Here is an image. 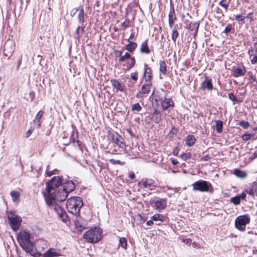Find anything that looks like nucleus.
Masks as SVG:
<instances>
[{"instance_id": "nucleus-1", "label": "nucleus", "mask_w": 257, "mask_h": 257, "mask_svg": "<svg viewBox=\"0 0 257 257\" xmlns=\"http://www.w3.org/2000/svg\"><path fill=\"white\" fill-rule=\"evenodd\" d=\"M63 184H64V180L62 177H53L51 181L46 183L45 191L43 193L46 203L53 208L59 218L63 222L67 223L69 221V218L66 212L61 207L57 204V196L59 194V189L60 187H62Z\"/></svg>"}, {"instance_id": "nucleus-2", "label": "nucleus", "mask_w": 257, "mask_h": 257, "mask_svg": "<svg viewBox=\"0 0 257 257\" xmlns=\"http://www.w3.org/2000/svg\"><path fill=\"white\" fill-rule=\"evenodd\" d=\"M32 238L31 234L25 230L21 231L18 235V241L20 245L24 250L31 254L34 247Z\"/></svg>"}, {"instance_id": "nucleus-3", "label": "nucleus", "mask_w": 257, "mask_h": 257, "mask_svg": "<svg viewBox=\"0 0 257 257\" xmlns=\"http://www.w3.org/2000/svg\"><path fill=\"white\" fill-rule=\"evenodd\" d=\"M83 204L82 199L79 197H71L66 202V206L69 212L74 215L79 214L80 208Z\"/></svg>"}, {"instance_id": "nucleus-4", "label": "nucleus", "mask_w": 257, "mask_h": 257, "mask_svg": "<svg viewBox=\"0 0 257 257\" xmlns=\"http://www.w3.org/2000/svg\"><path fill=\"white\" fill-rule=\"evenodd\" d=\"M75 188V185L72 181H67L63 184L62 187L59 189V194L57 197V202H62L66 200L68 193L72 192Z\"/></svg>"}, {"instance_id": "nucleus-5", "label": "nucleus", "mask_w": 257, "mask_h": 257, "mask_svg": "<svg viewBox=\"0 0 257 257\" xmlns=\"http://www.w3.org/2000/svg\"><path fill=\"white\" fill-rule=\"evenodd\" d=\"M102 230L99 227H95L87 231L83 237L91 243L97 242L102 238Z\"/></svg>"}, {"instance_id": "nucleus-6", "label": "nucleus", "mask_w": 257, "mask_h": 257, "mask_svg": "<svg viewBox=\"0 0 257 257\" xmlns=\"http://www.w3.org/2000/svg\"><path fill=\"white\" fill-rule=\"evenodd\" d=\"M192 190L200 192H207L210 194L214 191L212 184L208 181L199 180L192 184Z\"/></svg>"}, {"instance_id": "nucleus-7", "label": "nucleus", "mask_w": 257, "mask_h": 257, "mask_svg": "<svg viewBox=\"0 0 257 257\" xmlns=\"http://www.w3.org/2000/svg\"><path fill=\"white\" fill-rule=\"evenodd\" d=\"M7 215L11 228L14 231L18 230L22 222L21 217L12 211L8 212Z\"/></svg>"}, {"instance_id": "nucleus-8", "label": "nucleus", "mask_w": 257, "mask_h": 257, "mask_svg": "<svg viewBox=\"0 0 257 257\" xmlns=\"http://www.w3.org/2000/svg\"><path fill=\"white\" fill-rule=\"evenodd\" d=\"M250 222V218L248 215L238 216L235 219V226L239 230L243 231L245 230L246 224Z\"/></svg>"}, {"instance_id": "nucleus-9", "label": "nucleus", "mask_w": 257, "mask_h": 257, "mask_svg": "<svg viewBox=\"0 0 257 257\" xmlns=\"http://www.w3.org/2000/svg\"><path fill=\"white\" fill-rule=\"evenodd\" d=\"M15 50V44L13 41H9L7 42L4 46V55L7 57L8 59L12 56Z\"/></svg>"}, {"instance_id": "nucleus-10", "label": "nucleus", "mask_w": 257, "mask_h": 257, "mask_svg": "<svg viewBox=\"0 0 257 257\" xmlns=\"http://www.w3.org/2000/svg\"><path fill=\"white\" fill-rule=\"evenodd\" d=\"M152 84L151 83H146L142 85V89L136 94L138 98H143L145 95L148 94L151 89Z\"/></svg>"}, {"instance_id": "nucleus-11", "label": "nucleus", "mask_w": 257, "mask_h": 257, "mask_svg": "<svg viewBox=\"0 0 257 257\" xmlns=\"http://www.w3.org/2000/svg\"><path fill=\"white\" fill-rule=\"evenodd\" d=\"M156 209L160 211L165 209L167 206V200L164 198H159L153 201Z\"/></svg>"}, {"instance_id": "nucleus-12", "label": "nucleus", "mask_w": 257, "mask_h": 257, "mask_svg": "<svg viewBox=\"0 0 257 257\" xmlns=\"http://www.w3.org/2000/svg\"><path fill=\"white\" fill-rule=\"evenodd\" d=\"M160 102L161 108L164 110L167 109L170 107H173L174 106V102L171 98L165 97Z\"/></svg>"}, {"instance_id": "nucleus-13", "label": "nucleus", "mask_w": 257, "mask_h": 257, "mask_svg": "<svg viewBox=\"0 0 257 257\" xmlns=\"http://www.w3.org/2000/svg\"><path fill=\"white\" fill-rule=\"evenodd\" d=\"M139 185L143 186V188L151 190H153L156 186L153 180L147 179H142L139 183Z\"/></svg>"}, {"instance_id": "nucleus-14", "label": "nucleus", "mask_w": 257, "mask_h": 257, "mask_svg": "<svg viewBox=\"0 0 257 257\" xmlns=\"http://www.w3.org/2000/svg\"><path fill=\"white\" fill-rule=\"evenodd\" d=\"M245 192L252 196H257V182H254L249 184L246 188Z\"/></svg>"}, {"instance_id": "nucleus-15", "label": "nucleus", "mask_w": 257, "mask_h": 257, "mask_svg": "<svg viewBox=\"0 0 257 257\" xmlns=\"http://www.w3.org/2000/svg\"><path fill=\"white\" fill-rule=\"evenodd\" d=\"M108 139L111 141V143H109V147H112V144L118 142L119 140H123L120 136H119L117 133L115 132L110 133L108 135Z\"/></svg>"}, {"instance_id": "nucleus-16", "label": "nucleus", "mask_w": 257, "mask_h": 257, "mask_svg": "<svg viewBox=\"0 0 257 257\" xmlns=\"http://www.w3.org/2000/svg\"><path fill=\"white\" fill-rule=\"evenodd\" d=\"M169 25L172 28L174 23L175 21L176 20V17L175 13V10L173 8L171 9L169 14Z\"/></svg>"}, {"instance_id": "nucleus-17", "label": "nucleus", "mask_w": 257, "mask_h": 257, "mask_svg": "<svg viewBox=\"0 0 257 257\" xmlns=\"http://www.w3.org/2000/svg\"><path fill=\"white\" fill-rule=\"evenodd\" d=\"M60 254V252L57 251L55 249L51 248L43 254V257H57L59 256Z\"/></svg>"}, {"instance_id": "nucleus-18", "label": "nucleus", "mask_w": 257, "mask_h": 257, "mask_svg": "<svg viewBox=\"0 0 257 257\" xmlns=\"http://www.w3.org/2000/svg\"><path fill=\"white\" fill-rule=\"evenodd\" d=\"M246 72V69L243 66L241 67H237L233 71L232 75L235 77L243 76Z\"/></svg>"}, {"instance_id": "nucleus-19", "label": "nucleus", "mask_w": 257, "mask_h": 257, "mask_svg": "<svg viewBox=\"0 0 257 257\" xmlns=\"http://www.w3.org/2000/svg\"><path fill=\"white\" fill-rule=\"evenodd\" d=\"M43 114H44L43 111H42V110L39 111L38 112L37 114L35 116V119L33 120L34 123L35 124L37 125V126L38 128H39L41 126V125L42 123L41 118H42V117Z\"/></svg>"}, {"instance_id": "nucleus-20", "label": "nucleus", "mask_w": 257, "mask_h": 257, "mask_svg": "<svg viewBox=\"0 0 257 257\" xmlns=\"http://www.w3.org/2000/svg\"><path fill=\"white\" fill-rule=\"evenodd\" d=\"M84 26H78L74 34V38L79 41V39L84 32Z\"/></svg>"}, {"instance_id": "nucleus-21", "label": "nucleus", "mask_w": 257, "mask_h": 257, "mask_svg": "<svg viewBox=\"0 0 257 257\" xmlns=\"http://www.w3.org/2000/svg\"><path fill=\"white\" fill-rule=\"evenodd\" d=\"M196 141V138L194 136L188 135L185 139V143L187 146L191 147L194 145Z\"/></svg>"}, {"instance_id": "nucleus-22", "label": "nucleus", "mask_w": 257, "mask_h": 257, "mask_svg": "<svg viewBox=\"0 0 257 257\" xmlns=\"http://www.w3.org/2000/svg\"><path fill=\"white\" fill-rule=\"evenodd\" d=\"M112 146L114 147H117V149L119 150L120 152L124 151L125 148V144L123 142V140H119L118 142L117 141L112 144Z\"/></svg>"}, {"instance_id": "nucleus-23", "label": "nucleus", "mask_w": 257, "mask_h": 257, "mask_svg": "<svg viewBox=\"0 0 257 257\" xmlns=\"http://www.w3.org/2000/svg\"><path fill=\"white\" fill-rule=\"evenodd\" d=\"M199 24L197 22H192L188 26V30L191 31H195V33L193 36L195 37L198 32Z\"/></svg>"}, {"instance_id": "nucleus-24", "label": "nucleus", "mask_w": 257, "mask_h": 257, "mask_svg": "<svg viewBox=\"0 0 257 257\" xmlns=\"http://www.w3.org/2000/svg\"><path fill=\"white\" fill-rule=\"evenodd\" d=\"M110 81L112 85L117 90H119L120 91H123V86L120 84V83L117 80L111 79Z\"/></svg>"}, {"instance_id": "nucleus-25", "label": "nucleus", "mask_w": 257, "mask_h": 257, "mask_svg": "<svg viewBox=\"0 0 257 257\" xmlns=\"http://www.w3.org/2000/svg\"><path fill=\"white\" fill-rule=\"evenodd\" d=\"M117 53L118 54L119 59L118 61L120 62H122L124 61L125 60H127L129 58H131L132 57L130 53L126 52L125 53L124 55H122V52L121 51H118Z\"/></svg>"}, {"instance_id": "nucleus-26", "label": "nucleus", "mask_w": 257, "mask_h": 257, "mask_svg": "<svg viewBox=\"0 0 257 257\" xmlns=\"http://www.w3.org/2000/svg\"><path fill=\"white\" fill-rule=\"evenodd\" d=\"M140 51L142 53L149 54L150 53V48L148 45L147 41H145L142 43L140 47Z\"/></svg>"}, {"instance_id": "nucleus-27", "label": "nucleus", "mask_w": 257, "mask_h": 257, "mask_svg": "<svg viewBox=\"0 0 257 257\" xmlns=\"http://www.w3.org/2000/svg\"><path fill=\"white\" fill-rule=\"evenodd\" d=\"M129 43L126 46V49L130 52H133L137 47V44L136 42H133L127 40Z\"/></svg>"}, {"instance_id": "nucleus-28", "label": "nucleus", "mask_w": 257, "mask_h": 257, "mask_svg": "<svg viewBox=\"0 0 257 257\" xmlns=\"http://www.w3.org/2000/svg\"><path fill=\"white\" fill-rule=\"evenodd\" d=\"M152 96H154L155 101L157 103H158L159 102H161L162 101V100L163 99L160 92L158 91L155 92V90H153V91L152 93Z\"/></svg>"}, {"instance_id": "nucleus-29", "label": "nucleus", "mask_w": 257, "mask_h": 257, "mask_svg": "<svg viewBox=\"0 0 257 257\" xmlns=\"http://www.w3.org/2000/svg\"><path fill=\"white\" fill-rule=\"evenodd\" d=\"M153 117L155 123H159L161 120V114L157 109H155L153 113Z\"/></svg>"}, {"instance_id": "nucleus-30", "label": "nucleus", "mask_w": 257, "mask_h": 257, "mask_svg": "<svg viewBox=\"0 0 257 257\" xmlns=\"http://www.w3.org/2000/svg\"><path fill=\"white\" fill-rule=\"evenodd\" d=\"M144 78L146 81H150L151 79V69L150 68H146L144 73Z\"/></svg>"}, {"instance_id": "nucleus-31", "label": "nucleus", "mask_w": 257, "mask_h": 257, "mask_svg": "<svg viewBox=\"0 0 257 257\" xmlns=\"http://www.w3.org/2000/svg\"><path fill=\"white\" fill-rule=\"evenodd\" d=\"M84 11L83 9H81L79 11V13L77 16V19L82 25H83L84 22Z\"/></svg>"}, {"instance_id": "nucleus-32", "label": "nucleus", "mask_w": 257, "mask_h": 257, "mask_svg": "<svg viewBox=\"0 0 257 257\" xmlns=\"http://www.w3.org/2000/svg\"><path fill=\"white\" fill-rule=\"evenodd\" d=\"M160 65V72L163 74H166L167 72V65L164 61H160L159 62Z\"/></svg>"}, {"instance_id": "nucleus-33", "label": "nucleus", "mask_w": 257, "mask_h": 257, "mask_svg": "<svg viewBox=\"0 0 257 257\" xmlns=\"http://www.w3.org/2000/svg\"><path fill=\"white\" fill-rule=\"evenodd\" d=\"M234 174L236 177L240 178H244L247 176V174L245 172L238 169H235L234 170Z\"/></svg>"}, {"instance_id": "nucleus-34", "label": "nucleus", "mask_w": 257, "mask_h": 257, "mask_svg": "<svg viewBox=\"0 0 257 257\" xmlns=\"http://www.w3.org/2000/svg\"><path fill=\"white\" fill-rule=\"evenodd\" d=\"M215 127L218 133H221L223 129V122L221 120L215 121Z\"/></svg>"}, {"instance_id": "nucleus-35", "label": "nucleus", "mask_w": 257, "mask_h": 257, "mask_svg": "<svg viewBox=\"0 0 257 257\" xmlns=\"http://www.w3.org/2000/svg\"><path fill=\"white\" fill-rule=\"evenodd\" d=\"M202 87L206 88L208 90H211L213 88V85L212 84L211 80L209 79L207 81H204L202 83Z\"/></svg>"}, {"instance_id": "nucleus-36", "label": "nucleus", "mask_w": 257, "mask_h": 257, "mask_svg": "<svg viewBox=\"0 0 257 257\" xmlns=\"http://www.w3.org/2000/svg\"><path fill=\"white\" fill-rule=\"evenodd\" d=\"M151 219L154 221H163L164 219V216L162 214H155L151 217Z\"/></svg>"}, {"instance_id": "nucleus-37", "label": "nucleus", "mask_w": 257, "mask_h": 257, "mask_svg": "<svg viewBox=\"0 0 257 257\" xmlns=\"http://www.w3.org/2000/svg\"><path fill=\"white\" fill-rule=\"evenodd\" d=\"M119 246L124 249H126L127 247V241L126 239L124 237H120L119 240Z\"/></svg>"}, {"instance_id": "nucleus-38", "label": "nucleus", "mask_w": 257, "mask_h": 257, "mask_svg": "<svg viewBox=\"0 0 257 257\" xmlns=\"http://www.w3.org/2000/svg\"><path fill=\"white\" fill-rule=\"evenodd\" d=\"M10 194L12 197V200L13 201L15 202L19 200L20 195L18 192L12 191L11 192Z\"/></svg>"}, {"instance_id": "nucleus-39", "label": "nucleus", "mask_w": 257, "mask_h": 257, "mask_svg": "<svg viewBox=\"0 0 257 257\" xmlns=\"http://www.w3.org/2000/svg\"><path fill=\"white\" fill-rule=\"evenodd\" d=\"M229 0H221L219 2V5L222 8H224L225 10L227 11L228 7L229 6Z\"/></svg>"}, {"instance_id": "nucleus-40", "label": "nucleus", "mask_w": 257, "mask_h": 257, "mask_svg": "<svg viewBox=\"0 0 257 257\" xmlns=\"http://www.w3.org/2000/svg\"><path fill=\"white\" fill-rule=\"evenodd\" d=\"M178 36H179V33H178L176 28L175 27L172 30V36H171L172 39L174 43H176V39L178 38Z\"/></svg>"}, {"instance_id": "nucleus-41", "label": "nucleus", "mask_w": 257, "mask_h": 257, "mask_svg": "<svg viewBox=\"0 0 257 257\" xmlns=\"http://www.w3.org/2000/svg\"><path fill=\"white\" fill-rule=\"evenodd\" d=\"M131 63H128L127 67H126L127 70H129L132 67H133L136 63V60H135V58L134 57H132L131 58Z\"/></svg>"}, {"instance_id": "nucleus-42", "label": "nucleus", "mask_w": 257, "mask_h": 257, "mask_svg": "<svg viewBox=\"0 0 257 257\" xmlns=\"http://www.w3.org/2000/svg\"><path fill=\"white\" fill-rule=\"evenodd\" d=\"M142 107L139 103H136L132 106V111H140L141 110Z\"/></svg>"}, {"instance_id": "nucleus-43", "label": "nucleus", "mask_w": 257, "mask_h": 257, "mask_svg": "<svg viewBox=\"0 0 257 257\" xmlns=\"http://www.w3.org/2000/svg\"><path fill=\"white\" fill-rule=\"evenodd\" d=\"M163 188L165 189V191L168 190H173L174 191V192L173 193H171V194H168L169 197H171L172 194H174L175 193L177 192L180 190V188H171L169 186L164 187Z\"/></svg>"}, {"instance_id": "nucleus-44", "label": "nucleus", "mask_w": 257, "mask_h": 257, "mask_svg": "<svg viewBox=\"0 0 257 257\" xmlns=\"http://www.w3.org/2000/svg\"><path fill=\"white\" fill-rule=\"evenodd\" d=\"M246 18V16L243 15L242 14L238 15L235 16V20L238 22L241 21L242 22V24L244 23V20Z\"/></svg>"}, {"instance_id": "nucleus-45", "label": "nucleus", "mask_w": 257, "mask_h": 257, "mask_svg": "<svg viewBox=\"0 0 257 257\" xmlns=\"http://www.w3.org/2000/svg\"><path fill=\"white\" fill-rule=\"evenodd\" d=\"M58 172H59V170L56 169H54V170H53L52 171H50L49 170L48 167H47V169H46L47 174L49 176H52V175H54V174H57L58 173Z\"/></svg>"}, {"instance_id": "nucleus-46", "label": "nucleus", "mask_w": 257, "mask_h": 257, "mask_svg": "<svg viewBox=\"0 0 257 257\" xmlns=\"http://www.w3.org/2000/svg\"><path fill=\"white\" fill-rule=\"evenodd\" d=\"M239 125L242 127L243 128H247L249 126L250 124L248 121L241 120L239 121Z\"/></svg>"}, {"instance_id": "nucleus-47", "label": "nucleus", "mask_w": 257, "mask_h": 257, "mask_svg": "<svg viewBox=\"0 0 257 257\" xmlns=\"http://www.w3.org/2000/svg\"><path fill=\"white\" fill-rule=\"evenodd\" d=\"M230 202H232L235 205H238L240 203V200H239V198L237 196H236L231 198Z\"/></svg>"}, {"instance_id": "nucleus-48", "label": "nucleus", "mask_w": 257, "mask_h": 257, "mask_svg": "<svg viewBox=\"0 0 257 257\" xmlns=\"http://www.w3.org/2000/svg\"><path fill=\"white\" fill-rule=\"evenodd\" d=\"M247 76L249 77V79H250L252 82H256V79L255 75L253 74L251 71H248L247 74Z\"/></svg>"}, {"instance_id": "nucleus-49", "label": "nucleus", "mask_w": 257, "mask_h": 257, "mask_svg": "<svg viewBox=\"0 0 257 257\" xmlns=\"http://www.w3.org/2000/svg\"><path fill=\"white\" fill-rule=\"evenodd\" d=\"M228 98L230 100L233 101V104H235L236 102H238V101L236 96H234V95L232 93H230L228 94Z\"/></svg>"}, {"instance_id": "nucleus-50", "label": "nucleus", "mask_w": 257, "mask_h": 257, "mask_svg": "<svg viewBox=\"0 0 257 257\" xmlns=\"http://www.w3.org/2000/svg\"><path fill=\"white\" fill-rule=\"evenodd\" d=\"M191 154L190 153H183L180 155V157L184 160L186 161L191 158Z\"/></svg>"}, {"instance_id": "nucleus-51", "label": "nucleus", "mask_w": 257, "mask_h": 257, "mask_svg": "<svg viewBox=\"0 0 257 257\" xmlns=\"http://www.w3.org/2000/svg\"><path fill=\"white\" fill-rule=\"evenodd\" d=\"M257 52V49H256L255 50L254 48L252 47H251L248 50V55L249 56V58H251V56L254 55V52Z\"/></svg>"}, {"instance_id": "nucleus-52", "label": "nucleus", "mask_w": 257, "mask_h": 257, "mask_svg": "<svg viewBox=\"0 0 257 257\" xmlns=\"http://www.w3.org/2000/svg\"><path fill=\"white\" fill-rule=\"evenodd\" d=\"M131 77L132 79L135 81H137L138 79V72L137 71L131 73Z\"/></svg>"}, {"instance_id": "nucleus-53", "label": "nucleus", "mask_w": 257, "mask_h": 257, "mask_svg": "<svg viewBox=\"0 0 257 257\" xmlns=\"http://www.w3.org/2000/svg\"><path fill=\"white\" fill-rule=\"evenodd\" d=\"M110 150L112 151V153H115V154H120L121 152L120 151H119V150H118L117 149V147H114L113 146H112V147H110Z\"/></svg>"}, {"instance_id": "nucleus-54", "label": "nucleus", "mask_w": 257, "mask_h": 257, "mask_svg": "<svg viewBox=\"0 0 257 257\" xmlns=\"http://www.w3.org/2000/svg\"><path fill=\"white\" fill-rule=\"evenodd\" d=\"M130 20L128 19H127V20H125L122 24H121V26L124 28V29H125L126 28L128 25H129V24H130Z\"/></svg>"}, {"instance_id": "nucleus-55", "label": "nucleus", "mask_w": 257, "mask_h": 257, "mask_svg": "<svg viewBox=\"0 0 257 257\" xmlns=\"http://www.w3.org/2000/svg\"><path fill=\"white\" fill-rule=\"evenodd\" d=\"M110 162L112 164H119L122 165L123 163L120 160H116L114 159H110L109 160Z\"/></svg>"}, {"instance_id": "nucleus-56", "label": "nucleus", "mask_w": 257, "mask_h": 257, "mask_svg": "<svg viewBox=\"0 0 257 257\" xmlns=\"http://www.w3.org/2000/svg\"><path fill=\"white\" fill-rule=\"evenodd\" d=\"M78 11H79V9L78 8H74V9H73L70 11V14L71 16V17L74 16Z\"/></svg>"}, {"instance_id": "nucleus-57", "label": "nucleus", "mask_w": 257, "mask_h": 257, "mask_svg": "<svg viewBox=\"0 0 257 257\" xmlns=\"http://www.w3.org/2000/svg\"><path fill=\"white\" fill-rule=\"evenodd\" d=\"M250 135L249 134H244L242 136V139L243 141H246L250 139Z\"/></svg>"}, {"instance_id": "nucleus-58", "label": "nucleus", "mask_w": 257, "mask_h": 257, "mask_svg": "<svg viewBox=\"0 0 257 257\" xmlns=\"http://www.w3.org/2000/svg\"><path fill=\"white\" fill-rule=\"evenodd\" d=\"M232 27L230 25H228L224 29V32L225 33H228L230 32Z\"/></svg>"}, {"instance_id": "nucleus-59", "label": "nucleus", "mask_w": 257, "mask_h": 257, "mask_svg": "<svg viewBox=\"0 0 257 257\" xmlns=\"http://www.w3.org/2000/svg\"><path fill=\"white\" fill-rule=\"evenodd\" d=\"M250 62L252 64H255L257 63V55L254 56L251 60Z\"/></svg>"}, {"instance_id": "nucleus-60", "label": "nucleus", "mask_w": 257, "mask_h": 257, "mask_svg": "<svg viewBox=\"0 0 257 257\" xmlns=\"http://www.w3.org/2000/svg\"><path fill=\"white\" fill-rule=\"evenodd\" d=\"M237 196L239 198V200L241 201V200H243L245 198L246 194L244 192H242L241 194L237 195Z\"/></svg>"}, {"instance_id": "nucleus-61", "label": "nucleus", "mask_w": 257, "mask_h": 257, "mask_svg": "<svg viewBox=\"0 0 257 257\" xmlns=\"http://www.w3.org/2000/svg\"><path fill=\"white\" fill-rule=\"evenodd\" d=\"M210 159V157L208 155L205 156L201 158V160L204 161H207Z\"/></svg>"}, {"instance_id": "nucleus-62", "label": "nucleus", "mask_w": 257, "mask_h": 257, "mask_svg": "<svg viewBox=\"0 0 257 257\" xmlns=\"http://www.w3.org/2000/svg\"><path fill=\"white\" fill-rule=\"evenodd\" d=\"M251 159H254L255 158H257V150L254 151L253 154L250 156Z\"/></svg>"}, {"instance_id": "nucleus-63", "label": "nucleus", "mask_w": 257, "mask_h": 257, "mask_svg": "<svg viewBox=\"0 0 257 257\" xmlns=\"http://www.w3.org/2000/svg\"><path fill=\"white\" fill-rule=\"evenodd\" d=\"M29 95H30V96L31 98V100L32 101L34 100V98H35V93H34V92H33V91L30 92V94H29Z\"/></svg>"}, {"instance_id": "nucleus-64", "label": "nucleus", "mask_w": 257, "mask_h": 257, "mask_svg": "<svg viewBox=\"0 0 257 257\" xmlns=\"http://www.w3.org/2000/svg\"><path fill=\"white\" fill-rule=\"evenodd\" d=\"M178 153H179V149L178 148H175L173 152V154L174 155V156H177L178 155Z\"/></svg>"}]
</instances>
